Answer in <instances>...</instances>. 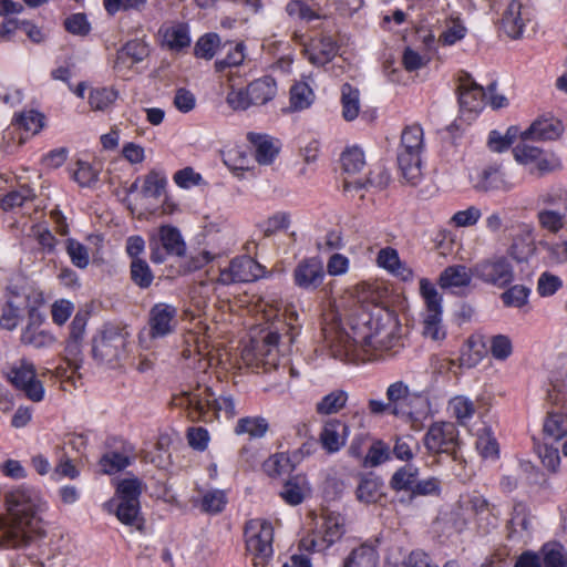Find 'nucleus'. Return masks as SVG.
<instances>
[{
    "label": "nucleus",
    "instance_id": "nucleus-1",
    "mask_svg": "<svg viewBox=\"0 0 567 567\" xmlns=\"http://www.w3.org/2000/svg\"><path fill=\"white\" fill-rule=\"evenodd\" d=\"M323 334L332 357L354 365L393 359L404 348L398 313L380 306L355 307Z\"/></svg>",
    "mask_w": 567,
    "mask_h": 567
},
{
    "label": "nucleus",
    "instance_id": "nucleus-2",
    "mask_svg": "<svg viewBox=\"0 0 567 567\" xmlns=\"http://www.w3.org/2000/svg\"><path fill=\"white\" fill-rule=\"evenodd\" d=\"M6 513L0 514V548L27 547L35 537L45 535L43 514L49 503L41 492L25 484L3 496Z\"/></svg>",
    "mask_w": 567,
    "mask_h": 567
},
{
    "label": "nucleus",
    "instance_id": "nucleus-3",
    "mask_svg": "<svg viewBox=\"0 0 567 567\" xmlns=\"http://www.w3.org/2000/svg\"><path fill=\"white\" fill-rule=\"evenodd\" d=\"M172 404L187 410L192 421L206 422L210 411L224 412L225 417L230 420L236 416V403L230 394H221L215 398V393L207 384L196 383L188 390H183L172 398Z\"/></svg>",
    "mask_w": 567,
    "mask_h": 567
},
{
    "label": "nucleus",
    "instance_id": "nucleus-4",
    "mask_svg": "<svg viewBox=\"0 0 567 567\" xmlns=\"http://www.w3.org/2000/svg\"><path fill=\"white\" fill-rule=\"evenodd\" d=\"M424 150L422 126L417 123L406 125L401 133L396 159L402 177L412 186L419 185L422 181V154Z\"/></svg>",
    "mask_w": 567,
    "mask_h": 567
},
{
    "label": "nucleus",
    "instance_id": "nucleus-5",
    "mask_svg": "<svg viewBox=\"0 0 567 567\" xmlns=\"http://www.w3.org/2000/svg\"><path fill=\"white\" fill-rule=\"evenodd\" d=\"M277 82L271 75L251 81L246 87L231 89L226 102L234 111H246L252 105H265L277 95Z\"/></svg>",
    "mask_w": 567,
    "mask_h": 567
},
{
    "label": "nucleus",
    "instance_id": "nucleus-6",
    "mask_svg": "<svg viewBox=\"0 0 567 567\" xmlns=\"http://www.w3.org/2000/svg\"><path fill=\"white\" fill-rule=\"evenodd\" d=\"M246 549L254 556L255 565H265L274 555V526L264 518H252L244 528Z\"/></svg>",
    "mask_w": 567,
    "mask_h": 567
},
{
    "label": "nucleus",
    "instance_id": "nucleus-7",
    "mask_svg": "<svg viewBox=\"0 0 567 567\" xmlns=\"http://www.w3.org/2000/svg\"><path fill=\"white\" fill-rule=\"evenodd\" d=\"M462 508L471 515L478 535H489L501 524L502 514L498 506L477 492L466 496Z\"/></svg>",
    "mask_w": 567,
    "mask_h": 567
},
{
    "label": "nucleus",
    "instance_id": "nucleus-8",
    "mask_svg": "<svg viewBox=\"0 0 567 567\" xmlns=\"http://www.w3.org/2000/svg\"><path fill=\"white\" fill-rule=\"evenodd\" d=\"M150 259L161 265L168 257H183L186 254V243L179 229L173 225L159 226L157 234L150 237Z\"/></svg>",
    "mask_w": 567,
    "mask_h": 567
},
{
    "label": "nucleus",
    "instance_id": "nucleus-9",
    "mask_svg": "<svg viewBox=\"0 0 567 567\" xmlns=\"http://www.w3.org/2000/svg\"><path fill=\"white\" fill-rule=\"evenodd\" d=\"M128 336L123 327L104 324L100 337L94 339L93 357L107 363L120 360L125 354Z\"/></svg>",
    "mask_w": 567,
    "mask_h": 567
},
{
    "label": "nucleus",
    "instance_id": "nucleus-10",
    "mask_svg": "<svg viewBox=\"0 0 567 567\" xmlns=\"http://www.w3.org/2000/svg\"><path fill=\"white\" fill-rule=\"evenodd\" d=\"M279 340L280 333L277 330L265 331L260 340H251V348L246 349L243 357L257 368H262L264 371L277 368L279 364Z\"/></svg>",
    "mask_w": 567,
    "mask_h": 567
},
{
    "label": "nucleus",
    "instance_id": "nucleus-11",
    "mask_svg": "<svg viewBox=\"0 0 567 567\" xmlns=\"http://www.w3.org/2000/svg\"><path fill=\"white\" fill-rule=\"evenodd\" d=\"M473 274L474 278L499 289L514 281L513 265L505 256H495L474 264Z\"/></svg>",
    "mask_w": 567,
    "mask_h": 567
},
{
    "label": "nucleus",
    "instance_id": "nucleus-12",
    "mask_svg": "<svg viewBox=\"0 0 567 567\" xmlns=\"http://www.w3.org/2000/svg\"><path fill=\"white\" fill-rule=\"evenodd\" d=\"M423 442L431 454L455 455L460 444L458 430L452 422H434L427 429Z\"/></svg>",
    "mask_w": 567,
    "mask_h": 567
},
{
    "label": "nucleus",
    "instance_id": "nucleus-13",
    "mask_svg": "<svg viewBox=\"0 0 567 567\" xmlns=\"http://www.w3.org/2000/svg\"><path fill=\"white\" fill-rule=\"evenodd\" d=\"M8 378L12 385L22 391L29 400L33 402L43 400L44 388L42 382L37 379L35 367L32 362L27 359L19 360L10 368Z\"/></svg>",
    "mask_w": 567,
    "mask_h": 567
},
{
    "label": "nucleus",
    "instance_id": "nucleus-14",
    "mask_svg": "<svg viewBox=\"0 0 567 567\" xmlns=\"http://www.w3.org/2000/svg\"><path fill=\"white\" fill-rule=\"evenodd\" d=\"M456 92L462 113L476 116L484 110L487 93L482 85L472 79L471 74L463 73L460 75Z\"/></svg>",
    "mask_w": 567,
    "mask_h": 567
},
{
    "label": "nucleus",
    "instance_id": "nucleus-15",
    "mask_svg": "<svg viewBox=\"0 0 567 567\" xmlns=\"http://www.w3.org/2000/svg\"><path fill=\"white\" fill-rule=\"evenodd\" d=\"M261 266L249 256L231 259L229 266L220 270L217 282L228 286L235 282H251L261 276Z\"/></svg>",
    "mask_w": 567,
    "mask_h": 567
},
{
    "label": "nucleus",
    "instance_id": "nucleus-16",
    "mask_svg": "<svg viewBox=\"0 0 567 567\" xmlns=\"http://www.w3.org/2000/svg\"><path fill=\"white\" fill-rule=\"evenodd\" d=\"M324 278L323 262L317 256L303 258L292 271L293 285L306 291H316L323 284Z\"/></svg>",
    "mask_w": 567,
    "mask_h": 567
},
{
    "label": "nucleus",
    "instance_id": "nucleus-17",
    "mask_svg": "<svg viewBox=\"0 0 567 567\" xmlns=\"http://www.w3.org/2000/svg\"><path fill=\"white\" fill-rule=\"evenodd\" d=\"M177 324V308L165 303H155L148 312V336L151 339L165 338L174 332Z\"/></svg>",
    "mask_w": 567,
    "mask_h": 567
},
{
    "label": "nucleus",
    "instance_id": "nucleus-18",
    "mask_svg": "<svg viewBox=\"0 0 567 567\" xmlns=\"http://www.w3.org/2000/svg\"><path fill=\"white\" fill-rule=\"evenodd\" d=\"M565 131L561 120L553 115H540L520 133L523 141H556Z\"/></svg>",
    "mask_w": 567,
    "mask_h": 567
},
{
    "label": "nucleus",
    "instance_id": "nucleus-19",
    "mask_svg": "<svg viewBox=\"0 0 567 567\" xmlns=\"http://www.w3.org/2000/svg\"><path fill=\"white\" fill-rule=\"evenodd\" d=\"M350 435L348 423L341 419H329L324 422L319 435L320 443L328 453L339 452Z\"/></svg>",
    "mask_w": 567,
    "mask_h": 567
},
{
    "label": "nucleus",
    "instance_id": "nucleus-20",
    "mask_svg": "<svg viewBox=\"0 0 567 567\" xmlns=\"http://www.w3.org/2000/svg\"><path fill=\"white\" fill-rule=\"evenodd\" d=\"M523 4L518 0H511L501 19V31L509 39H519L525 30L526 21L523 18Z\"/></svg>",
    "mask_w": 567,
    "mask_h": 567
},
{
    "label": "nucleus",
    "instance_id": "nucleus-21",
    "mask_svg": "<svg viewBox=\"0 0 567 567\" xmlns=\"http://www.w3.org/2000/svg\"><path fill=\"white\" fill-rule=\"evenodd\" d=\"M532 528L530 512L526 503L517 501L513 505L511 518L506 524L507 538L519 540L523 533H529Z\"/></svg>",
    "mask_w": 567,
    "mask_h": 567
},
{
    "label": "nucleus",
    "instance_id": "nucleus-22",
    "mask_svg": "<svg viewBox=\"0 0 567 567\" xmlns=\"http://www.w3.org/2000/svg\"><path fill=\"white\" fill-rule=\"evenodd\" d=\"M475 187L484 192H507L514 187V183L507 178L501 165H489L481 172Z\"/></svg>",
    "mask_w": 567,
    "mask_h": 567
},
{
    "label": "nucleus",
    "instance_id": "nucleus-23",
    "mask_svg": "<svg viewBox=\"0 0 567 567\" xmlns=\"http://www.w3.org/2000/svg\"><path fill=\"white\" fill-rule=\"evenodd\" d=\"M383 481L373 473L362 474L355 489V497L364 504H375L382 499Z\"/></svg>",
    "mask_w": 567,
    "mask_h": 567
},
{
    "label": "nucleus",
    "instance_id": "nucleus-24",
    "mask_svg": "<svg viewBox=\"0 0 567 567\" xmlns=\"http://www.w3.org/2000/svg\"><path fill=\"white\" fill-rule=\"evenodd\" d=\"M385 395L390 403V414L399 416L411 413V391L405 382L400 380L391 383L386 389Z\"/></svg>",
    "mask_w": 567,
    "mask_h": 567
},
{
    "label": "nucleus",
    "instance_id": "nucleus-25",
    "mask_svg": "<svg viewBox=\"0 0 567 567\" xmlns=\"http://www.w3.org/2000/svg\"><path fill=\"white\" fill-rule=\"evenodd\" d=\"M474 278L473 266L465 265L447 266L439 277V285L442 289L468 287Z\"/></svg>",
    "mask_w": 567,
    "mask_h": 567
},
{
    "label": "nucleus",
    "instance_id": "nucleus-26",
    "mask_svg": "<svg viewBox=\"0 0 567 567\" xmlns=\"http://www.w3.org/2000/svg\"><path fill=\"white\" fill-rule=\"evenodd\" d=\"M159 33L163 44L172 51L181 52L190 45L189 28L186 23L177 22L172 25H163Z\"/></svg>",
    "mask_w": 567,
    "mask_h": 567
},
{
    "label": "nucleus",
    "instance_id": "nucleus-27",
    "mask_svg": "<svg viewBox=\"0 0 567 567\" xmlns=\"http://www.w3.org/2000/svg\"><path fill=\"white\" fill-rule=\"evenodd\" d=\"M247 140L255 150V158L260 165H270L276 159L279 150L275 147L270 136L249 132Z\"/></svg>",
    "mask_w": 567,
    "mask_h": 567
},
{
    "label": "nucleus",
    "instance_id": "nucleus-28",
    "mask_svg": "<svg viewBox=\"0 0 567 567\" xmlns=\"http://www.w3.org/2000/svg\"><path fill=\"white\" fill-rule=\"evenodd\" d=\"M339 52V44L331 37H321L308 52V60L316 66L330 63Z\"/></svg>",
    "mask_w": 567,
    "mask_h": 567
},
{
    "label": "nucleus",
    "instance_id": "nucleus-29",
    "mask_svg": "<svg viewBox=\"0 0 567 567\" xmlns=\"http://www.w3.org/2000/svg\"><path fill=\"white\" fill-rule=\"evenodd\" d=\"M379 551L375 545L365 542L351 550L342 567H378Z\"/></svg>",
    "mask_w": 567,
    "mask_h": 567
},
{
    "label": "nucleus",
    "instance_id": "nucleus-30",
    "mask_svg": "<svg viewBox=\"0 0 567 567\" xmlns=\"http://www.w3.org/2000/svg\"><path fill=\"white\" fill-rule=\"evenodd\" d=\"M269 422L261 415L244 416L238 419L234 433L236 435H248L250 440L262 439L269 431Z\"/></svg>",
    "mask_w": 567,
    "mask_h": 567
},
{
    "label": "nucleus",
    "instance_id": "nucleus-31",
    "mask_svg": "<svg viewBox=\"0 0 567 567\" xmlns=\"http://www.w3.org/2000/svg\"><path fill=\"white\" fill-rule=\"evenodd\" d=\"M292 461L289 452H277L262 463V471L267 476L277 478L295 471L297 464Z\"/></svg>",
    "mask_w": 567,
    "mask_h": 567
},
{
    "label": "nucleus",
    "instance_id": "nucleus-32",
    "mask_svg": "<svg viewBox=\"0 0 567 567\" xmlns=\"http://www.w3.org/2000/svg\"><path fill=\"white\" fill-rule=\"evenodd\" d=\"M56 341L55 336L42 327H24L20 333V342L34 349H47Z\"/></svg>",
    "mask_w": 567,
    "mask_h": 567
},
{
    "label": "nucleus",
    "instance_id": "nucleus-33",
    "mask_svg": "<svg viewBox=\"0 0 567 567\" xmlns=\"http://www.w3.org/2000/svg\"><path fill=\"white\" fill-rule=\"evenodd\" d=\"M315 92L306 81L295 82L289 90V103L292 112L309 109L315 101Z\"/></svg>",
    "mask_w": 567,
    "mask_h": 567
},
{
    "label": "nucleus",
    "instance_id": "nucleus-34",
    "mask_svg": "<svg viewBox=\"0 0 567 567\" xmlns=\"http://www.w3.org/2000/svg\"><path fill=\"white\" fill-rule=\"evenodd\" d=\"M306 477L297 474L290 476L279 493L284 502L290 506L300 505L306 497Z\"/></svg>",
    "mask_w": 567,
    "mask_h": 567
},
{
    "label": "nucleus",
    "instance_id": "nucleus-35",
    "mask_svg": "<svg viewBox=\"0 0 567 567\" xmlns=\"http://www.w3.org/2000/svg\"><path fill=\"white\" fill-rule=\"evenodd\" d=\"M419 477V468L412 464L399 467L391 476L389 485L394 492H410L412 495L414 484Z\"/></svg>",
    "mask_w": 567,
    "mask_h": 567
},
{
    "label": "nucleus",
    "instance_id": "nucleus-36",
    "mask_svg": "<svg viewBox=\"0 0 567 567\" xmlns=\"http://www.w3.org/2000/svg\"><path fill=\"white\" fill-rule=\"evenodd\" d=\"M342 117L347 122L355 120L360 112V91L358 87L350 83H343L341 85V99Z\"/></svg>",
    "mask_w": 567,
    "mask_h": 567
},
{
    "label": "nucleus",
    "instance_id": "nucleus-37",
    "mask_svg": "<svg viewBox=\"0 0 567 567\" xmlns=\"http://www.w3.org/2000/svg\"><path fill=\"white\" fill-rule=\"evenodd\" d=\"M87 323V313L76 312L70 324V333L65 343V351L69 354L76 355L80 352V346L83 341Z\"/></svg>",
    "mask_w": 567,
    "mask_h": 567
},
{
    "label": "nucleus",
    "instance_id": "nucleus-38",
    "mask_svg": "<svg viewBox=\"0 0 567 567\" xmlns=\"http://www.w3.org/2000/svg\"><path fill=\"white\" fill-rule=\"evenodd\" d=\"M115 516L126 526H134L142 530L144 518L141 515L140 502L118 501L115 508Z\"/></svg>",
    "mask_w": 567,
    "mask_h": 567
},
{
    "label": "nucleus",
    "instance_id": "nucleus-39",
    "mask_svg": "<svg viewBox=\"0 0 567 567\" xmlns=\"http://www.w3.org/2000/svg\"><path fill=\"white\" fill-rule=\"evenodd\" d=\"M348 399L349 395L344 390H333L316 403V412L319 415L336 414L347 405Z\"/></svg>",
    "mask_w": 567,
    "mask_h": 567
},
{
    "label": "nucleus",
    "instance_id": "nucleus-40",
    "mask_svg": "<svg viewBox=\"0 0 567 567\" xmlns=\"http://www.w3.org/2000/svg\"><path fill=\"white\" fill-rule=\"evenodd\" d=\"M543 432L546 437L559 441L567 436V414L560 411L548 412Z\"/></svg>",
    "mask_w": 567,
    "mask_h": 567
},
{
    "label": "nucleus",
    "instance_id": "nucleus-41",
    "mask_svg": "<svg viewBox=\"0 0 567 567\" xmlns=\"http://www.w3.org/2000/svg\"><path fill=\"white\" fill-rule=\"evenodd\" d=\"M522 235L514 238L509 248L511 255L518 261L530 255L534 250V228L530 225H522Z\"/></svg>",
    "mask_w": 567,
    "mask_h": 567
},
{
    "label": "nucleus",
    "instance_id": "nucleus-42",
    "mask_svg": "<svg viewBox=\"0 0 567 567\" xmlns=\"http://www.w3.org/2000/svg\"><path fill=\"white\" fill-rule=\"evenodd\" d=\"M12 125L35 135L44 127L45 116L37 110L23 111L14 115Z\"/></svg>",
    "mask_w": 567,
    "mask_h": 567
},
{
    "label": "nucleus",
    "instance_id": "nucleus-43",
    "mask_svg": "<svg viewBox=\"0 0 567 567\" xmlns=\"http://www.w3.org/2000/svg\"><path fill=\"white\" fill-rule=\"evenodd\" d=\"M476 450L483 458L498 460L499 444L491 427L485 426L478 431L476 439Z\"/></svg>",
    "mask_w": 567,
    "mask_h": 567
},
{
    "label": "nucleus",
    "instance_id": "nucleus-44",
    "mask_svg": "<svg viewBox=\"0 0 567 567\" xmlns=\"http://www.w3.org/2000/svg\"><path fill=\"white\" fill-rule=\"evenodd\" d=\"M566 207L563 208H542L537 213V220L539 226L553 234H557L563 229L566 217Z\"/></svg>",
    "mask_w": 567,
    "mask_h": 567
},
{
    "label": "nucleus",
    "instance_id": "nucleus-45",
    "mask_svg": "<svg viewBox=\"0 0 567 567\" xmlns=\"http://www.w3.org/2000/svg\"><path fill=\"white\" fill-rule=\"evenodd\" d=\"M501 293V300L507 308H523L528 303L532 288L525 285H509Z\"/></svg>",
    "mask_w": 567,
    "mask_h": 567
},
{
    "label": "nucleus",
    "instance_id": "nucleus-46",
    "mask_svg": "<svg viewBox=\"0 0 567 567\" xmlns=\"http://www.w3.org/2000/svg\"><path fill=\"white\" fill-rule=\"evenodd\" d=\"M118 97V91L114 87H95L89 95V104L93 111L110 109Z\"/></svg>",
    "mask_w": 567,
    "mask_h": 567
},
{
    "label": "nucleus",
    "instance_id": "nucleus-47",
    "mask_svg": "<svg viewBox=\"0 0 567 567\" xmlns=\"http://www.w3.org/2000/svg\"><path fill=\"white\" fill-rule=\"evenodd\" d=\"M33 189L29 186H21L18 189L8 192L0 199V208L3 212H11L16 208L22 207L27 202L34 198Z\"/></svg>",
    "mask_w": 567,
    "mask_h": 567
},
{
    "label": "nucleus",
    "instance_id": "nucleus-48",
    "mask_svg": "<svg viewBox=\"0 0 567 567\" xmlns=\"http://www.w3.org/2000/svg\"><path fill=\"white\" fill-rule=\"evenodd\" d=\"M28 321L25 327H42L45 322V315L41 308L45 303L44 295L42 291L33 292L25 298Z\"/></svg>",
    "mask_w": 567,
    "mask_h": 567
},
{
    "label": "nucleus",
    "instance_id": "nucleus-49",
    "mask_svg": "<svg viewBox=\"0 0 567 567\" xmlns=\"http://www.w3.org/2000/svg\"><path fill=\"white\" fill-rule=\"evenodd\" d=\"M134 462L133 458H130L124 455H120L114 452H105L99 460V466L103 474L114 475L126 467H128Z\"/></svg>",
    "mask_w": 567,
    "mask_h": 567
},
{
    "label": "nucleus",
    "instance_id": "nucleus-50",
    "mask_svg": "<svg viewBox=\"0 0 567 567\" xmlns=\"http://www.w3.org/2000/svg\"><path fill=\"white\" fill-rule=\"evenodd\" d=\"M130 278L135 286L145 290L152 286L154 274L145 259L134 260L130 262Z\"/></svg>",
    "mask_w": 567,
    "mask_h": 567
},
{
    "label": "nucleus",
    "instance_id": "nucleus-51",
    "mask_svg": "<svg viewBox=\"0 0 567 567\" xmlns=\"http://www.w3.org/2000/svg\"><path fill=\"white\" fill-rule=\"evenodd\" d=\"M228 503L227 495L221 489H210L200 499L199 508L203 513L217 515L221 513Z\"/></svg>",
    "mask_w": 567,
    "mask_h": 567
},
{
    "label": "nucleus",
    "instance_id": "nucleus-52",
    "mask_svg": "<svg viewBox=\"0 0 567 567\" xmlns=\"http://www.w3.org/2000/svg\"><path fill=\"white\" fill-rule=\"evenodd\" d=\"M543 567H567V550L559 543H548L542 547Z\"/></svg>",
    "mask_w": 567,
    "mask_h": 567
},
{
    "label": "nucleus",
    "instance_id": "nucleus-53",
    "mask_svg": "<svg viewBox=\"0 0 567 567\" xmlns=\"http://www.w3.org/2000/svg\"><path fill=\"white\" fill-rule=\"evenodd\" d=\"M11 293L12 297L6 301L0 316V328L8 331L14 330L21 319V306L17 305L13 299L18 297V293L13 291Z\"/></svg>",
    "mask_w": 567,
    "mask_h": 567
},
{
    "label": "nucleus",
    "instance_id": "nucleus-54",
    "mask_svg": "<svg viewBox=\"0 0 567 567\" xmlns=\"http://www.w3.org/2000/svg\"><path fill=\"white\" fill-rule=\"evenodd\" d=\"M453 416L462 425H466L475 414V405L464 395L454 396L449 404Z\"/></svg>",
    "mask_w": 567,
    "mask_h": 567
},
{
    "label": "nucleus",
    "instance_id": "nucleus-55",
    "mask_svg": "<svg viewBox=\"0 0 567 567\" xmlns=\"http://www.w3.org/2000/svg\"><path fill=\"white\" fill-rule=\"evenodd\" d=\"M64 30L75 37L85 38L92 31L91 22L84 12L68 16L63 21Z\"/></svg>",
    "mask_w": 567,
    "mask_h": 567
},
{
    "label": "nucleus",
    "instance_id": "nucleus-56",
    "mask_svg": "<svg viewBox=\"0 0 567 567\" xmlns=\"http://www.w3.org/2000/svg\"><path fill=\"white\" fill-rule=\"evenodd\" d=\"M420 293L426 306V313L442 312V296L436 287L426 278L420 280Z\"/></svg>",
    "mask_w": 567,
    "mask_h": 567
},
{
    "label": "nucleus",
    "instance_id": "nucleus-57",
    "mask_svg": "<svg viewBox=\"0 0 567 567\" xmlns=\"http://www.w3.org/2000/svg\"><path fill=\"white\" fill-rule=\"evenodd\" d=\"M342 169L348 174H354L360 172L364 164V153L358 146L346 148L340 157Z\"/></svg>",
    "mask_w": 567,
    "mask_h": 567
},
{
    "label": "nucleus",
    "instance_id": "nucleus-58",
    "mask_svg": "<svg viewBox=\"0 0 567 567\" xmlns=\"http://www.w3.org/2000/svg\"><path fill=\"white\" fill-rule=\"evenodd\" d=\"M166 184V176L162 172L152 169L144 178L142 193L146 197L158 198L164 193Z\"/></svg>",
    "mask_w": 567,
    "mask_h": 567
},
{
    "label": "nucleus",
    "instance_id": "nucleus-59",
    "mask_svg": "<svg viewBox=\"0 0 567 567\" xmlns=\"http://www.w3.org/2000/svg\"><path fill=\"white\" fill-rule=\"evenodd\" d=\"M391 460L390 446L382 440H375L368 450L363 464L377 467Z\"/></svg>",
    "mask_w": 567,
    "mask_h": 567
},
{
    "label": "nucleus",
    "instance_id": "nucleus-60",
    "mask_svg": "<svg viewBox=\"0 0 567 567\" xmlns=\"http://www.w3.org/2000/svg\"><path fill=\"white\" fill-rule=\"evenodd\" d=\"M118 501L140 502L142 482L137 477L123 478L118 482L115 492Z\"/></svg>",
    "mask_w": 567,
    "mask_h": 567
},
{
    "label": "nucleus",
    "instance_id": "nucleus-61",
    "mask_svg": "<svg viewBox=\"0 0 567 567\" xmlns=\"http://www.w3.org/2000/svg\"><path fill=\"white\" fill-rule=\"evenodd\" d=\"M72 178L80 187H91L99 181V172L89 162L78 159Z\"/></svg>",
    "mask_w": 567,
    "mask_h": 567
},
{
    "label": "nucleus",
    "instance_id": "nucleus-62",
    "mask_svg": "<svg viewBox=\"0 0 567 567\" xmlns=\"http://www.w3.org/2000/svg\"><path fill=\"white\" fill-rule=\"evenodd\" d=\"M423 334L434 341L444 340L446 331L442 324V312L426 313L423 319Z\"/></svg>",
    "mask_w": 567,
    "mask_h": 567
},
{
    "label": "nucleus",
    "instance_id": "nucleus-63",
    "mask_svg": "<svg viewBox=\"0 0 567 567\" xmlns=\"http://www.w3.org/2000/svg\"><path fill=\"white\" fill-rule=\"evenodd\" d=\"M219 37L216 33H206L200 37L194 47V55L199 59L210 60L219 45Z\"/></svg>",
    "mask_w": 567,
    "mask_h": 567
},
{
    "label": "nucleus",
    "instance_id": "nucleus-64",
    "mask_svg": "<svg viewBox=\"0 0 567 567\" xmlns=\"http://www.w3.org/2000/svg\"><path fill=\"white\" fill-rule=\"evenodd\" d=\"M65 244L71 262L80 269L86 268L90 262L87 248L74 238H68Z\"/></svg>",
    "mask_w": 567,
    "mask_h": 567
}]
</instances>
